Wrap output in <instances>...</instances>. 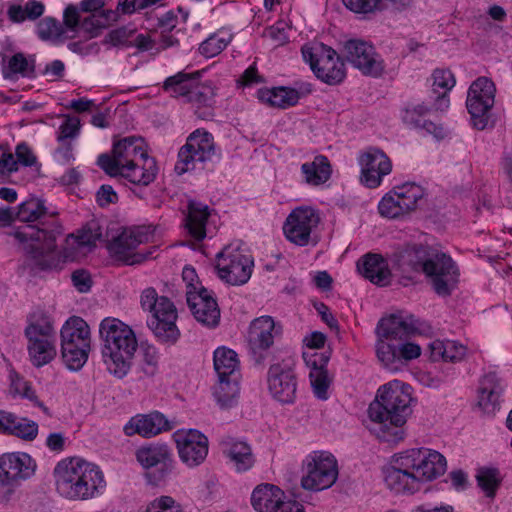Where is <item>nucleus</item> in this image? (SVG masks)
I'll use <instances>...</instances> for the list:
<instances>
[{
  "label": "nucleus",
  "mask_w": 512,
  "mask_h": 512,
  "mask_svg": "<svg viewBox=\"0 0 512 512\" xmlns=\"http://www.w3.org/2000/svg\"><path fill=\"white\" fill-rule=\"evenodd\" d=\"M157 172L156 160L151 156H147L142 161H134L127 167H124L117 172V176L123 177L135 185L148 186L155 180Z\"/></svg>",
  "instance_id": "7c9ffc66"
},
{
  "label": "nucleus",
  "mask_w": 512,
  "mask_h": 512,
  "mask_svg": "<svg viewBox=\"0 0 512 512\" xmlns=\"http://www.w3.org/2000/svg\"><path fill=\"white\" fill-rule=\"evenodd\" d=\"M201 77L200 71L186 73L184 71L168 77L164 84L163 89L174 98H180L184 102L187 101L192 90L199 82Z\"/></svg>",
  "instance_id": "f704fd0d"
},
{
  "label": "nucleus",
  "mask_w": 512,
  "mask_h": 512,
  "mask_svg": "<svg viewBox=\"0 0 512 512\" xmlns=\"http://www.w3.org/2000/svg\"><path fill=\"white\" fill-rule=\"evenodd\" d=\"M35 467V462L26 453L0 455V504L13 499L21 482L34 474Z\"/></svg>",
  "instance_id": "1a4fd4ad"
},
{
  "label": "nucleus",
  "mask_w": 512,
  "mask_h": 512,
  "mask_svg": "<svg viewBox=\"0 0 512 512\" xmlns=\"http://www.w3.org/2000/svg\"><path fill=\"white\" fill-rule=\"evenodd\" d=\"M431 356L434 360L457 362L464 358L466 347L454 341L435 340L430 345Z\"/></svg>",
  "instance_id": "a18cd8bd"
},
{
  "label": "nucleus",
  "mask_w": 512,
  "mask_h": 512,
  "mask_svg": "<svg viewBox=\"0 0 512 512\" xmlns=\"http://www.w3.org/2000/svg\"><path fill=\"white\" fill-rule=\"evenodd\" d=\"M18 161L10 152L2 153L0 157V174L9 175L18 170Z\"/></svg>",
  "instance_id": "338daca9"
},
{
  "label": "nucleus",
  "mask_w": 512,
  "mask_h": 512,
  "mask_svg": "<svg viewBox=\"0 0 512 512\" xmlns=\"http://www.w3.org/2000/svg\"><path fill=\"white\" fill-rule=\"evenodd\" d=\"M344 55L346 60L364 75L379 77L384 71L383 60L375 48L365 41H347L344 45Z\"/></svg>",
  "instance_id": "4be33fe9"
},
{
  "label": "nucleus",
  "mask_w": 512,
  "mask_h": 512,
  "mask_svg": "<svg viewBox=\"0 0 512 512\" xmlns=\"http://www.w3.org/2000/svg\"><path fill=\"white\" fill-rule=\"evenodd\" d=\"M140 305L151 314L148 326L158 339L175 342L179 338L180 331L176 325L178 311L168 297L159 296L153 287H148L141 293Z\"/></svg>",
  "instance_id": "0eeeda50"
},
{
  "label": "nucleus",
  "mask_w": 512,
  "mask_h": 512,
  "mask_svg": "<svg viewBox=\"0 0 512 512\" xmlns=\"http://www.w3.org/2000/svg\"><path fill=\"white\" fill-rule=\"evenodd\" d=\"M174 440L180 459L188 466H198L207 457L208 439L198 430L177 431Z\"/></svg>",
  "instance_id": "b1692460"
},
{
  "label": "nucleus",
  "mask_w": 512,
  "mask_h": 512,
  "mask_svg": "<svg viewBox=\"0 0 512 512\" xmlns=\"http://www.w3.org/2000/svg\"><path fill=\"white\" fill-rule=\"evenodd\" d=\"M102 237V230L97 221L88 222L77 235L67 237L62 252L57 251L61 258V264L66 261H74L96 245Z\"/></svg>",
  "instance_id": "a878e982"
},
{
  "label": "nucleus",
  "mask_w": 512,
  "mask_h": 512,
  "mask_svg": "<svg viewBox=\"0 0 512 512\" xmlns=\"http://www.w3.org/2000/svg\"><path fill=\"white\" fill-rule=\"evenodd\" d=\"M63 32L62 24L51 17L42 19L37 26L38 36L42 40H57L62 36Z\"/></svg>",
  "instance_id": "4d7b16f0"
},
{
  "label": "nucleus",
  "mask_w": 512,
  "mask_h": 512,
  "mask_svg": "<svg viewBox=\"0 0 512 512\" xmlns=\"http://www.w3.org/2000/svg\"><path fill=\"white\" fill-rule=\"evenodd\" d=\"M305 474L301 485L306 490L320 491L331 487L337 480L335 457L326 451H313L303 461Z\"/></svg>",
  "instance_id": "9b49d317"
},
{
  "label": "nucleus",
  "mask_w": 512,
  "mask_h": 512,
  "mask_svg": "<svg viewBox=\"0 0 512 512\" xmlns=\"http://www.w3.org/2000/svg\"><path fill=\"white\" fill-rule=\"evenodd\" d=\"M360 273L370 282L378 286L390 283L392 273L387 260L380 254L368 253L357 263Z\"/></svg>",
  "instance_id": "c85d7f7f"
},
{
  "label": "nucleus",
  "mask_w": 512,
  "mask_h": 512,
  "mask_svg": "<svg viewBox=\"0 0 512 512\" xmlns=\"http://www.w3.org/2000/svg\"><path fill=\"white\" fill-rule=\"evenodd\" d=\"M378 211L382 217L388 219H399L408 215L394 188L382 197Z\"/></svg>",
  "instance_id": "de8ad7c7"
},
{
  "label": "nucleus",
  "mask_w": 512,
  "mask_h": 512,
  "mask_svg": "<svg viewBox=\"0 0 512 512\" xmlns=\"http://www.w3.org/2000/svg\"><path fill=\"white\" fill-rule=\"evenodd\" d=\"M258 98L272 107L286 109L298 103L300 93L294 88L280 86L260 89Z\"/></svg>",
  "instance_id": "ea45409f"
},
{
  "label": "nucleus",
  "mask_w": 512,
  "mask_h": 512,
  "mask_svg": "<svg viewBox=\"0 0 512 512\" xmlns=\"http://www.w3.org/2000/svg\"><path fill=\"white\" fill-rule=\"evenodd\" d=\"M496 86L487 77H478L469 87L466 106L473 126L483 130L488 125L490 111L495 102Z\"/></svg>",
  "instance_id": "4468645a"
},
{
  "label": "nucleus",
  "mask_w": 512,
  "mask_h": 512,
  "mask_svg": "<svg viewBox=\"0 0 512 512\" xmlns=\"http://www.w3.org/2000/svg\"><path fill=\"white\" fill-rule=\"evenodd\" d=\"M216 154V145L211 133L204 129H196L179 149L175 171L178 175L192 171L197 163L211 161Z\"/></svg>",
  "instance_id": "f8f14e48"
},
{
  "label": "nucleus",
  "mask_w": 512,
  "mask_h": 512,
  "mask_svg": "<svg viewBox=\"0 0 512 512\" xmlns=\"http://www.w3.org/2000/svg\"><path fill=\"white\" fill-rule=\"evenodd\" d=\"M343 4L349 10L368 14L387 9L386 0H342Z\"/></svg>",
  "instance_id": "6e6d98bb"
},
{
  "label": "nucleus",
  "mask_w": 512,
  "mask_h": 512,
  "mask_svg": "<svg viewBox=\"0 0 512 512\" xmlns=\"http://www.w3.org/2000/svg\"><path fill=\"white\" fill-rule=\"evenodd\" d=\"M147 156L149 154L144 140L141 137L130 136L114 143L111 155L101 154L97 164L109 176L117 177V172L121 169L134 161H142Z\"/></svg>",
  "instance_id": "ddd939ff"
},
{
  "label": "nucleus",
  "mask_w": 512,
  "mask_h": 512,
  "mask_svg": "<svg viewBox=\"0 0 512 512\" xmlns=\"http://www.w3.org/2000/svg\"><path fill=\"white\" fill-rule=\"evenodd\" d=\"M54 478L58 493L71 500L91 499L105 486L102 471L76 457L58 462L54 469Z\"/></svg>",
  "instance_id": "39448f33"
},
{
  "label": "nucleus",
  "mask_w": 512,
  "mask_h": 512,
  "mask_svg": "<svg viewBox=\"0 0 512 512\" xmlns=\"http://www.w3.org/2000/svg\"><path fill=\"white\" fill-rule=\"evenodd\" d=\"M10 391L13 395L26 398L34 405L38 406L46 415L51 416L50 410L41 402L31 384L18 375L11 376Z\"/></svg>",
  "instance_id": "8fccbe9b"
},
{
  "label": "nucleus",
  "mask_w": 512,
  "mask_h": 512,
  "mask_svg": "<svg viewBox=\"0 0 512 512\" xmlns=\"http://www.w3.org/2000/svg\"><path fill=\"white\" fill-rule=\"evenodd\" d=\"M135 32V29L127 26L119 27L109 32L108 39L115 46L124 45L131 47Z\"/></svg>",
  "instance_id": "680f3d73"
},
{
  "label": "nucleus",
  "mask_w": 512,
  "mask_h": 512,
  "mask_svg": "<svg viewBox=\"0 0 512 512\" xmlns=\"http://www.w3.org/2000/svg\"><path fill=\"white\" fill-rule=\"evenodd\" d=\"M214 97V88L208 83L199 81L186 102L195 108V113L200 119L206 120L213 116Z\"/></svg>",
  "instance_id": "c9c22d12"
},
{
  "label": "nucleus",
  "mask_w": 512,
  "mask_h": 512,
  "mask_svg": "<svg viewBox=\"0 0 512 512\" xmlns=\"http://www.w3.org/2000/svg\"><path fill=\"white\" fill-rule=\"evenodd\" d=\"M15 217L20 222L38 223L20 227L13 234L29 255L31 265L40 270L61 268L56 246L60 225L56 214L48 213L42 200L29 198L18 206Z\"/></svg>",
  "instance_id": "f257e3e1"
},
{
  "label": "nucleus",
  "mask_w": 512,
  "mask_h": 512,
  "mask_svg": "<svg viewBox=\"0 0 512 512\" xmlns=\"http://www.w3.org/2000/svg\"><path fill=\"white\" fill-rule=\"evenodd\" d=\"M268 389L277 401L291 404L296 399L297 375L291 360H283L271 365L267 375Z\"/></svg>",
  "instance_id": "f3484780"
},
{
  "label": "nucleus",
  "mask_w": 512,
  "mask_h": 512,
  "mask_svg": "<svg viewBox=\"0 0 512 512\" xmlns=\"http://www.w3.org/2000/svg\"><path fill=\"white\" fill-rule=\"evenodd\" d=\"M274 512H305L301 503L295 500H281Z\"/></svg>",
  "instance_id": "774afa93"
},
{
  "label": "nucleus",
  "mask_w": 512,
  "mask_h": 512,
  "mask_svg": "<svg viewBox=\"0 0 512 512\" xmlns=\"http://www.w3.org/2000/svg\"><path fill=\"white\" fill-rule=\"evenodd\" d=\"M91 348L61 345L63 361L70 370L81 369L88 359Z\"/></svg>",
  "instance_id": "3c124183"
},
{
  "label": "nucleus",
  "mask_w": 512,
  "mask_h": 512,
  "mask_svg": "<svg viewBox=\"0 0 512 512\" xmlns=\"http://www.w3.org/2000/svg\"><path fill=\"white\" fill-rule=\"evenodd\" d=\"M9 435L24 441H33L38 435V424L28 418H19L15 415V424L11 425Z\"/></svg>",
  "instance_id": "5fc2aeb1"
},
{
  "label": "nucleus",
  "mask_w": 512,
  "mask_h": 512,
  "mask_svg": "<svg viewBox=\"0 0 512 512\" xmlns=\"http://www.w3.org/2000/svg\"><path fill=\"white\" fill-rule=\"evenodd\" d=\"M320 217L311 207H298L286 218L283 225L285 237L297 246H307L311 240L312 231L318 226Z\"/></svg>",
  "instance_id": "412c9836"
},
{
  "label": "nucleus",
  "mask_w": 512,
  "mask_h": 512,
  "mask_svg": "<svg viewBox=\"0 0 512 512\" xmlns=\"http://www.w3.org/2000/svg\"><path fill=\"white\" fill-rule=\"evenodd\" d=\"M432 255L428 247L414 244L403 250L400 261L403 266H408L412 271L424 273V267L431 260Z\"/></svg>",
  "instance_id": "37998d69"
},
{
  "label": "nucleus",
  "mask_w": 512,
  "mask_h": 512,
  "mask_svg": "<svg viewBox=\"0 0 512 512\" xmlns=\"http://www.w3.org/2000/svg\"><path fill=\"white\" fill-rule=\"evenodd\" d=\"M478 486L485 492L487 497H494L500 486L499 472L494 468H480L476 475Z\"/></svg>",
  "instance_id": "864d4df0"
},
{
  "label": "nucleus",
  "mask_w": 512,
  "mask_h": 512,
  "mask_svg": "<svg viewBox=\"0 0 512 512\" xmlns=\"http://www.w3.org/2000/svg\"><path fill=\"white\" fill-rule=\"evenodd\" d=\"M421 322L412 315L391 314L377 325L376 354L390 371H397L402 361H411L421 355L418 344L409 342L411 336L421 333Z\"/></svg>",
  "instance_id": "7ed1b4c3"
},
{
  "label": "nucleus",
  "mask_w": 512,
  "mask_h": 512,
  "mask_svg": "<svg viewBox=\"0 0 512 512\" xmlns=\"http://www.w3.org/2000/svg\"><path fill=\"white\" fill-rule=\"evenodd\" d=\"M213 395L222 409L231 408L237 403L239 385L236 380L219 378V383L215 386Z\"/></svg>",
  "instance_id": "49530a36"
},
{
  "label": "nucleus",
  "mask_w": 512,
  "mask_h": 512,
  "mask_svg": "<svg viewBox=\"0 0 512 512\" xmlns=\"http://www.w3.org/2000/svg\"><path fill=\"white\" fill-rule=\"evenodd\" d=\"M421 485L443 475L447 468L445 457L438 451L428 448L405 450Z\"/></svg>",
  "instance_id": "5701e85b"
},
{
  "label": "nucleus",
  "mask_w": 512,
  "mask_h": 512,
  "mask_svg": "<svg viewBox=\"0 0 512 512\" xmlns=\"http://www.w3.org/2000/svg\"><path fill=\"white\" fill-rule=\"evenodd\" d=\"M223 452L229 457L239 472L249 470L255 462L251 447L242 441H235L231 438L225 439L221 443Z\"/></svg>",
  "instance_id": "4c0bfd02"
},
{
  "label": "nucleus",
  "mask_w": 512,
  "mask_h": 512,
  "mask_svg": "<svg viewBox=\"0 0 512 512\" xmlns=\"http://www.w3.org/2000/svg\"><path fill=\"white\" fill-rule=\"evenodd\" d=\"M27 352L33 366L42 367L57 356V334L49 316L43 312L31 313L24 330Z\"/></svg>",
  "instance_id": "423d86ee"
},
{
  "label": "nucleus",
  "mask_w": 512,
  "mask_h": 512,
  "mask_svg": "<svg viewBox=\"0 0 512 512\" xmlns=\"http://www.w3.org/2000/svg\"><path fill=\"white\" fill-rule=\"evenodd\" d=\"M330 356L324 352H314L307 363L311 365L310 382L315 395L319 399H327V391L331 383L328 371L325 369Z\"/></svg>",
  "instance_id": "2f4dec72"
},
{
  "label": "nucleus",
  "mask_w": 512,
  "mask_h": 512,
  "mask_svg": "<svg viewBox=\"0 0 512 512\" xmlns=\"http://www.w3.org/2000/svg\"><path fill=\"white\" fill-rule=\"evenodd\" d=\"M80 119L76 116L65 115L64 121L59 127L57 140L65 142L67 139L76 138L80 132Z\"/></svg>",
  "instance_id": "bf43d9fd"
},
{
  "label": "nucleus",
  "mask_w": 512,
  "mask_h": 512,
  "mask_svg": "<svg viewBox=\"0 0 512 512\" xmlns=\"http://www.w3.org/2000/svg\"><path fill=\"white\" fill-rule=\"evenodd\" d=\"M424 274L430 279L438 295L448 296L456 286L459 271L452 258L442 252L433 253L424 267Z\"/></svg>",
  "instance_id": "a211bd4d"
},
{
  "label": "nucleus",
  "mask_w": 512,
  "mask_h": 512,
  "mask_svg": "<svg viewBox=\"0 0 512 512\" xmlns=\"http://www.w3.org/2000/svg\"><path fill=\"white\" fill-rule=\"evenodd\" d=\"M430 108L424 104H413L405 108L403 113V121L413 127H421L430 133L435 134L436 137H441L443 134L442 127L436 126L430 121H426L424 117L428 114Z\"/></svg>",
  "instance_id": "79ce46f5"
},
{
  "label": "nucleus",
  "mask_w": 512,
  "mask_h": 512,
  "mask_svg": "<svg viewBox=\"0 0 512 512\" xmlns=\"http://www.w3.org/2000/svg\"><path fill=\"white\" fill-rule=\"evenodd\" d=\"M61 345L91 348V332L88 324L80 317H70L60 331Z\"/></svg>",
  "instance_id": "473e14b6"
},
{
  "label": "nucleus",
  "mask_w": 512,
  "mask_h": 512,
  "mask_svg": "<svg viewBox=\"0 0 512 512\" xmlns=\"http://www.w3.org/2000/svg\"><path fill=\"white\" fill-rule=\"evenodd\" d=\"M394 190L408 214L417 209L419 201L422 200L425 195L424 189L415 183H405L400 186H395Z\"/></svg>",
  "instance_id": "09e8293b"
},
{
  "label": "nucleus",
  "mask_w": 512,
  "mask_h": 512,
  "mask_svg": "<svg viewBox=\"0 0 512 512\" xmlns=\"http://www.w3.org/2000/svg\"><path fill=\"white\" fill-rule=\"evenodd\" d=\"M171 429L169 421L158 411L138 414L132 417L123 428L127 436L138 434L144 438H151Z\"/></svg>",
  "instance_id": "bb28decb"
},
{
  "label": "nucleus",
  "mask_w": 512,
  "mask_h": 512,
  "mask_svg": "<svg viewBox=\"0 0 512 512\" xmlns=\"http://www.w3.org/2000/svg\"><path fill=\"white\" fill-rule=\"evenodd\" d=\"M141 356L143 362L142 369L144 373L148 376L154 375L158 365V354L156 348L151 345L141 346Z\"/></svg>",
  "instance_id": "052dcab7"
},
{
  "label": "nucleus",
  "mask_w": 512,
  "mask_h": 512,
  "mask_svg": "<svg viewBox=\"0 0 512 512\" xmlns=\"http://www.w3.org/2000/svg\"><path fill=\"white\" fill-rule=\"evenodd\" d=\"M15 154L18 164H22L24 166H32L36 163L35 155L29 146L25 143H20L17 145Z\"/></svg>",
  "instance_id": "69168bd1"
},
{
  "label": "nucleus",
  "mask_w": 512,
  "mask_h": 512,
  "mask_svg": "<svg viewBox=\"0 0 512 512\" xmlns=\"http://www.w3.org/2000/svg\"><path fill=\"white\" fill-rule=\"evenodd\" d=\"M187 209L186 228L189 234L197 241L203 240L206 237V224L211 214L209 206L190 200Z\"/></svg>",
  "instance_id": "72a5a7b5"
},
{
  "label": "nucleus",
  "mask_w": 512,
  "mask_h": 512,
  "mask_svg": "<svg viewBox=\"0 0 512 512\" xmlns=\"http://www.w3.org/2000/svg\"><path fill=\"white\" fill-rule=\"evenodd\" d=\"M103 341L102 361L110 374L122 379L130 371L132 360L138 348L134 331L117 318L107 317L99 326Z\"/></svg>",
  "instance_id": "20e7f679"
},
{
  "label": "nucleus",
  "mask_w": 512,
  "mask_h": 512,
  "mask_svg": "<svg viewBox=\"0 0 512 512\" xmlns=\"http://www.w3.org/2000/svg\"><path fill=\"white\" fill-rule=\"evenodd\" d=\"M503 385L496 373L490 372L480 380L478 407L487 414L494 413L499 406Z\"/></svg>",
  "instance_id": "c756f323"
},
{
  "label": "nucleus",
  "mask_w": 512,
  "mask_h": 512,
  "mask_svg": "<svg viewBox=\"0 0 512 512\" xmlns=\"http://www.w3.org/2000/svg\"><path fill=\"white\" fill-rule=\"evenodd\" d=\"M254 260L250 254L234 245L225 246L216 255L217 276L227 284L239 286L248 282Z\"/></svg>",
  "instance_id": "9d476101"
},
{
  "label": "nucleus",
  "mask_w": 512,
  "mask_h": 512,
  "mask_svg": "<svg viewBox=\"0 0 512 512\" xmlns=\"http://www.w3.org/2000/svg\"><path fill=\"white\" fill-rule=\"evenodd\" d=\"M304 60L315 76L325 84L338 85L346 78V67L337 52L323 44L312 43L302 47Z\"/></svg>",
  "instance_id": "6e6552de"
},
{
  "label": "nucleus",
  "mask_w": 512,
  "mask_h": 512,
  "mask_svg": "<svg viewBox=\"0 0 512 512\" xmlns=\"http://www.w3.org/2000/svg\"><path fill=\"white\" fill-rule=\"evenodd\" d=\"M412 403L411 387L399 380L390 381L378 389L368 414L371 421L379 425V439L394 444L404 440V425L412 414Z\"/></svg>",
  "instance_id": "f03ea898"
},
{
  "label": "nucleus",
  "mask_w": 512,
  "mask_h": 512,
  "mask_svg": "<svg viewBox=\"0 0 512 512\" xmlns=\"http://www.w3.org/2000/svg\"><path fill=\"white\" fill-rule=\"evenodd\" d=\"M30 72H33V69H30L24 54L16 53L9 59L7 69L3 70V75L5 78H10L15 74L26 76L29 75Z\"/></svg>",
  "instance_id": "13d9d810"
},
{
  "label": "nucleus",
  "mask_w": 512,
  "mask_h": 512,
  "mask_svg": "<svg viewBox=\"0 0 512 512\" xmlns=\"http://www.w3.org/2000/svg\"><path fill=\"white\" fill-rule=\"evenodd\" d=\"M301 171L305 182L312 186H319L326 183L332 173L331 165L326 156L318 155L312 162L302 164Z\"/></svg>",
  "instance_id": "a19ab883"
},
{
  "label": "nucleus",
  "mask_w": 512,
  "mask_h": 512,
  "mask_svg": "<svg viewBox=\"0 0 512 512\" xmlns=\"http://www.w3.org/2000/svg\"><path fill=\"white\" fill-rule=\"evenodd\" d=\"M73 285L76 287V289L81 292L85 293L88 292L92 285V280L90 277V274L85 270H76L72 273L71 276Z\"/></svg>",
  "instance_id": "0e129e2a"
},
{
  "label": "nucleus",
  "mask_w": 512,
  "mask_h": 512,
  "mask_svg": "<svg viewBox=\"0 0 512 512\" xmlns=\"http://www.w3.org/2000/svg\"><path fill=\"white\" fill-rule=\"evenodd\" d=\"M155 229L152 226H136L124 229L109 244V250L126 263H134L131 252L140 244L150 242L154 237Z\"/></svg>",
  "instance_id": "393cba45"
},
{
  "label": "nucleus",
  "mask_w": 512,
  "mask_h": 512,
  "mask_svg": "<svg viewBox=\"0 0 512 512\" xmlns=\"http://www.w3.org/2000/svg\"><path fill=\"white\" fill-rule=\"evenodd\" d=\"M384 481L395 494H414L422 486L405 451L393 456L391 465L384 471Z\"/></svg>",
  "instance_id": "2eb2a0df"
},
{
  "label": "nucleus",
  "mask_w": 512,
  "mask_h": 512,
  "mask_svg": "<svg viewBox=\"0 0 512 512\" xmlns=\"http://www.w3.org/2000/svg\"><path fill=\"white\" fill-rule=\"evenodd\" d=\"M96 201L102 208L115 204L118 201V195L110 185H102L96 193Z\"/></svg>",
  "instance_id": "e2e57ef3"
},
{
  "label": "nucleus",
  "mask_w": 512,
  "mask_h": 512,
  "mask_svg": "<svg viewBox=\"0 0 512 512\" xmlns=\"http://www.w3.org/2000/svg\"><path fill=\"white\" fill-rule=\"evenodd\" d=\"M358 163L361 168L360 182L370 189L379 187L393 167L391 159L378 147H368L361 152Z\"/></svg>",
  "instance_id": "aec40b11"
},
{
  "label": "nucleus",
  "mask_w": 512,
  "mask_h": 512,
  "mask_svg": "<svg viewBox=\"0 0 512 512\" xmlns=\"http://www.w3.org/2000/svg\"><path fill=\"white\" fill-rule=\"evenodd\" d=\"M135 456L144 469L160 466V475L157 480L153 481L154 484L163 480L165 475L171 471L172 453L167 445L149 444L141 446L136 450Z\"/></svg>",
  "instance_id": "cd10ccee"
},
{
  "label": "nucleus",
  "mask_w": 512,
  "mask_h": 512,
  "mask_svg": "<svg viewBox=\"0 0 512 512\" xmlns=\"http://www.w3.org/2000/svg\"><path fill=\"white\" fill-rule=\"evenodd\" d=\"M283 495V491L273 484H260L252 492L251 504L258 512H274Z\"/></svg>",
  "instance_id": "e433bc0d"
},
{
  "label": "nucleus",
  "mask_w": 512,
  "mask_h": 512,
  "mask_svg": "<svg viewBox=\"0 0 512 512\" xmlns=\"http://www.w3.org/2000/svg\"><path fill=\"white\" fill-rule=\"evenodd\" d=\"M231 35L223 32L209 36L199 46V52L206 58H212L220 54L230 43Z\"/></svg>",
  "instance_id": "603ef678"
},
{
  "label": "nucleus",
  "mask_w": 512,
  "mask_h": 512,
  "mask_svg": "<svg viewBox=\"0 0 512 512\" xmlns=\"http://www.w3.org/2000/svg\"><path fill=\"white\" fill-rule=\"evenodd\" d=\"M432 80L433 91L437 94L434 109L444 111L449 107L448 92L455 86V77L450 70L437 68L432 73Z\"/></svg>",
  "instance_id": "58836bf2"
},
{
  "label": "nucleus",
  "mask_w": 512,
  "mask_h": 512,
  "mask_svg": "<svg viewBox=\"0 0 512 512\" xmlns=\"http://www.w3.org/2000/svg\"><path fill=\"white\" fill-rule=\"evenodd\" d=\"M281 333V325L276 324L271 316H261L251 322L247 343L250 354L257 363H262L266 359L275 339Z\"/></svg>",
  "instance_id": "dca6fc26"
},
{
  "label": "nucleus",
  "mask_w": 512,
  "mask_h": 512,
  "mask_svg": "<svg viewBox=\"0 0 512 512\" xmlns=\"http://www.w3.org/2000/svg\"><path fill=\"white\" fill-rule=\"evenodd\" d=\"M186 300L195 319L209 327L214 328L220 321V309L212 293L199 282L189 283L186 289Z\"/></svg>",
  "instance_id": "6ab92c4d"
},
{
  "label": "nucleus",
  "mask_w": 512,
  "mask_h": 512,
  "mask_svg": "<svg viewBox=\"0 0 512 512\" xmlns=\"http://www.w3.org/2000/svg\"><path fill=\"white\" fill-rule=\"evenodd\" d=\"M237 353L226 347H219L214 351V368L219 378H229L239 369Z\"/></svg>",
  "instance_id": "c03bdc74"
}]
</instances>
